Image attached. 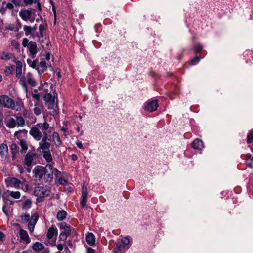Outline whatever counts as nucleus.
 Wrapping results in <instances>:
<instances>
[{
	"label": "nucleus",
	"mask_w": 253,
	"mask_h": 253,
	"mask_svg": "<svg viewBox=\"0 0 253 253\" xmlns=\"http://www.w3.org/2000/svg\"><path fill=\"white\" fill-rule=\"evenodd\" d=\"M66 215V212L64 210H61L58 212L56 217L58 220H63L65 218Z\"/></svg>",
	"instance_id": "nucleus-28"
},
{
	"label": "nucleus",
	"mask_w": 253,
	"mask_h": 253,
	"mask_svg": "<svg viewBox=\"0 0 253 253\" xmlns=\"http://www.w3.org/2000/svg\"><path fill=\"white\" fill-rule=\"evenodd\" d=\"M82 199L81 200L80 204L82 207H85L86 206V202L87 200V188L86 186L83 185L82 186Z\"/></svg>",
	"instance_id": "nucleus-11"
},
{
	"label": "nucleus",
	"mask_w": 253,
	"mask_h": 253,
	"mask_svg": "<svg viewBox=\"0 0 253 253\" xmlns=\"http://www.w3.org/2000/svg\"><path fill=\"white\" fill-rule=\"evenodd\" d=\"M44 246V245L38 242L35 243L33 245V249L35 251H42Z\"/></svg>",
	"instance_id": "nucleus-29"
},
{
	"label": "nucleus",
	"mask_w": 253,
	"mask_h": 253,
	"mask_svg": "<svg viewBox=\"0 0 253 253\" xmlns=\"http://www.w3.org/2000/svg\"><path fill=\"white\" fill-rule=\"evenodd\" d=\"M45 30V25L44 24H40L39 26V33L38 36L39 37H43V31Z\"/></svg>",
	"instance_id": "nucleus-34"
},
{
	"label": "nucleus",
	"mask_w": 253,
	"mask_h": 253,
	"mask_svg": "<svg viewBox=\"0 0 253 253\" xmlns=\"http://www.w3.org/2000/svg\"><path fill=\"white\" fill-rule=\"evenodd\" d=\"M86 241L89 245H94L95 242L94 235L92 233H88L86 236Z\"/></svg>",
	"instance_id": "nucleus-22"
},
{
	"label": "nucleus",
	"mask_w": 253,
	"mask_h": 253,
	"mask_svg": "<svg viewBox=\"0 0 253 253\" xmlns=\"http://www.w3.org/2000/svg\"><path fill=\"white\" fill-rule=\"evenodd\" d=\"M42 154L43 158L45 159L46 162L49 163H52L51 164H54V163L52 162L53 159L50 150L42 152Z\"/></svg>",
	"instance_id": "nucleus-21"
},
{
	"label": "nucleus",
	"mask_w": 253,
	"mask_h": 253,
	"mask_svg": "<svg viewBox=\"0 0 253 253\" xmlns=\"http://www.w3.org/2000/svg\"><path fill=\"white\" fill-rule=\"evenodd\" d=\"M52 127L49 124L44 121L43 123H37L32 126L30 131L29 134L36 141H40L42 137H48V135L51 132Z\"/></svg>",
	"instance_id": "nucleus-2"
},
{
	"label": "nucleus",
	"mask_w": 253,
	"mask_h": 253,
	"mask_svg": "<svg viewBox=\"0 0 253 253\" xmlns=\"http://www.w3.org/2000/svg\"><path fill=\"white\" fill-rule=\"evenodd\" d=\"M0 154L3 159H5L8 154V149L7 145L1 144L0 145Z\"/></svg>",
	"instance_id": "nucleus-17"
},
{
	"label": "nucleus",
	"mask_w": 253,
	"mask_h": 253,
	"mask_svg": "<svg viewBox=\"0 0 253 253\" xmlns=\"http://www.w3.org/2000/svg\"><path fill=\"white\" fill-rule=\"evenodd\" d=\"M71 234V232H69V231H63L62 232L59 237V240L65 241L67 238L70 236Z\"/></svg>",
	"instance_id": "nucleus-27"
},
{
	"label": "nucleus",
	"mask_w": 253,
	"mask_h": 253,
	"mask_svg": "<svg viewBox=\"0 0 253 253\" xmlns=\"http://www.w3.org/2000/svg\"><path fill=\"white\" fill-rule=\"evenodd\" d=\"M34 105L35 107L33 111L35 114L36 115H40L44 108L43 105L40 104L39 102H35Z\"/></svg>",
	"instance_id": "nucleus-23"
},
{
	"label": "nucleus",
	"mask_w": 253,
	"mask_h": 253,
	"mask_svg": "<svg viewBox=\"0 0 253 253\" xmlns=\"http://www.w3.org/2000/svg\"><path fill=\"white\" fill-rule=\"evenodd\" d=\"M15 63L16 64V77L18 78H20L22 76V63L19 60H16Z\"/></svg>",
	"instance_id": "nucleus-19"
},
{
	"label": "nucleus",
	"mask_w": 253,
	"mask_h": 253,
	"mask_svg": "<svg viewBox=\"0 0 253 253\" xmlns=\"http://www.w3.org/2000/svg\"><path fill=\"white\" fill-rule=\"evenodd\" d=\"M55 233L57 234V228L54 225H52L48 230L47 237L49 239H51Z\"/></svg>",
	"instance_id": "nucleus-24"
},
{
	"label": "nucleus",
	"mask_w": 253,
	"mask_h": 253,
	"mask_svg": "<svg viewBox=\"0 0 253 253\" xmlns=\"http://www.w3.org/2000/svg\"><path fill=\"white\" fill-rule=\"evenodd\" d=\"M26 180L22 178L20 180L15 177H8L5 179V182L7 187H14L16 189H22Z\"/></svg>",
	"instance_id": "nucleus-6"
},
{
	"label": "nucleus",
	"mask_w": 253,
	"mask_h": 253,
	"mask_svg": "<svg viewBox=\"0 0 253 253\" xmlns=\"http://www.w3.org/2000/svg\"><path fill=\"white\" fill-rule=\"evenodd\" d=\"M86 253H95V250L90 247L86 248Z\"/></svg>",
	"instance_id": "nucleus-50"
},
{
	"label": "nucleus",
	"mask_w": 253,
	"mask_h": 253,
	"mask_svg": "<svg viewBox=\"0 0 253 253\" xmlns=\"http://www.w3.org/2000/svg\"><path fill=\"white\" fill-rule=\"evenodd\" d=\"M144 106L146 111L152 112L156 110L159 105L157 100H154L146 102Z\"/></svg>",
	"instance_id": "nucleus-10"
},
{
	"label": "nucleus",
	"mask_w": 253,
	"mask_h": 253,
	"mask_svg": "<svg viewBox=\"0 0 253 253\" xmlns=\"http://www.w3.org/2000/svg\"><path fill=\"white\" fill-rule=\"evenodd\" d=\"M32 204V201L30 199H26L23 205V208L25 209H29Z\"/></svg>",
	"instance_id": "nucleus-36"
},
{
	"label": "nucleus",
	"mask_w": 253,
	"mask_h": 253,
	"mask_svg": "<svg viewBox=\"0 0 253 253\" xmlns=\"http://www.w3.org/2000/svg\"><path fill=\"white\" fill-rule=\"evenodd\" d=\"M26 79L27 82L29 85L32 86H35L36 85L35 81L33 79L32 74L28 72L26 74Z\"/></svg>",
	"instance_id": "nucleus-25"
},
{
	"label": "nucleus",
	"mask_w": 253,
	"mask_h": 253,
	"mask_svg": "<svg viewBox=\"0 0 253 253\" xmlns=\"http://www.w3.org/2000/svg\"><path fill=\"white\" fill-rule=\"evenodd\" d=\"M247 142L248 143H251L253 142V131H250L247 136Z\"/></svg>",
	"instance_id": "nucleus-41"
},
{
	"label": "nucleus",
	"mask_w": 253,
	"mask_h": 253,
	"mask_svg": "<svg viewBox=\"0 0 253 253\" xmlns=\"http://www.w3.org/2000/svg\"><path fill=\"white\" fill-rule=\"evenodd\" d=\"M29 51L32 59H34L37 53V46L36 42L31 41L28 46Z\"/></svg>",
	"instance_id": "nucleus-12"
},
{
	"label": "nucleus",
	"mask_w": 253,
	"mask_h": 253,
	"mask_svg": "<svg viewBox=\"0 0 253 253\" xmlns=\"http://www.w3.org/2000/svg\"><path fill=\"white\" fill-rule=\"evenodd\" d=\"M78 157L76 154H73L71 155V159L72 160L75 161L77 160Z\"/></svg>",
	"instance_id": "nucleus-57"
},
{
	"label": "nucleus",
	"mask_w": 253,
	"mask_h": 253,
	"mask_svg": "<svg viewBox=\"0 0 253 253\" xmlns=\"http://www.w3.org/2000/svg\"><path fill=\"white\" fill-rule=\"evenodd\" d=\"M5 123L9 128H14L17 125L16 120L10 116H7L5 119Z\"/></svg>",
	"instance_id": "nucleus-13"
},
{
	"label": "nucleus",
	"mask_w": 253,
	"mask_h": 253,
	"mask_svg": "<svg viewBox=\"0 0 253 253\" xmlns=\"http://www.w3.org/2000/svg\"><path fill=\"white\" fill-rule=\"evenodd\" d=\"M0 104L3 107L11 109L17 111H21L23 107V103L15 102L8 96L3 95L0 96Z\"/></svg>",
	"instance_id": "nucleus-3"
},
{
	"label": "nucleus",
	"mask_w": 253,
	"mask_h": 253,
	"mask_svg": "<svg viewBox=\"0 0 253 253\" xmlns=\"http://www.w3.org/2000/svg\"><path fill=\"white\" fill-rule=\"evenodd\" d=\"M6 8H7L8 9H9L10 10H12L14 8V5H13L12 3H8L6 4Z\"/></svg>",
	"instance_id": "nucleus-51"
},
{
	"label": "nucleus",
	"mask_w": 253,
	"mask_h": 253,
	"mask_svg": "<svg viewBox=\"0 0 253 253\" xmlns=\"http://www.w3.org/2000/svg\"><path fill=\"white\" fill-rule=\"evenodd\" d=\"M44 91L45 92V94L43 97V99L45 101V103L54 98V97H53L50 93H48L47 89H44Z\"/></svg>",
	"instance_id": "nucleus-30"
},
{
	"label": "nucleus",
	"mask_w": 253,
	"mask_h": 253,
	"mask_svg": "<svg viewBox=\"0 0 253 253\" xmlns=\"http://www.w3.org/2000/svg\"><path fill=\"white\" fill-rule=\"evenodd\" d=\"M50 193L49 189L46 186H38L34 189V194L39 198L46 197Z\"/></svg>",
	"instance_id": "nucleus-8"
},
{
	"label": "nucleus",
	"mask_w": 253,
	"mask_h": 253,
	"mask_svg": "<svg viewBox=\"0 0 253 253\" xmlns=\"http://www.w3.org/2000/svg\"><path fill=\"white\" fill-rule=\"evenodd\" d=\"M27 62L29 65L30 66L32 67L33 68H35L36 63L34 61H32L30 59H27Z\"/></svg>",
	"instance_id": "nucleus-45"
},
{
	"label": "nucleus",
	"mask_w": 253,
	"mask_h": 253,
	"mask_svg": "<svg viewBox=\"0 0 253 253\" xmlns=\"http://www.w3.org/2000/svg\"><path fill=\"white\" fill-rule=\"evenodd\" d=\"M21 217L23 221H29L28 229L30 233H32L34 231L35 226L39 219L38 214L35 213L31 217L29 214H25L21 215Z\"/></svg>",
	"instance_id": "nucleus-5"
},
{
	"label": "nucleus",
	"mask_w": 253,
	"mask_h": 253,
	"mask_svg": "<svg viewBox=\"0 0 253 253\" xmlns=\"http://www.w3.org/2000/svg\"><path fill=\"white\" fill-rule=\"evenodd\" d=\"M45 106L48 109H52L53 113H56L58 109L57 102H55V98L45 103Z\"/></svg>",
	"instance_id": "nucleus-14"
},
{
	"label": "nucleus",
	"mask_w": 253,
	"mask_h": 253,
	"mask_svg": "<svg viewBox=\"0 0 253 253\" xmlns=\"http://www.w3.org/2000/svg\"><path fill=\"white\" fill-rule=\"evenodd\" d=\"M5 238V236L3 234V233L1 231H0V241H3Z\"/></svg>",
	"instance_id": "nucleus-54"
},
{
	"label": "nucleus",
	"mask_w": 253,
	"mask_h": 253,
	"mask_svg": "<svg viewBox=\"0 0 253 253\" xmlns=\"http://www.w3.org/2000/svg\"><path fill=\"white\" fill-rule=\"evenodd\" d=\"M23 115L25 117H29V116H30L31 114L28 113L27 111H25L23 113Z\"/></svg>",
	"instance_id": "nucleus-61"
},
{
	"label": "nucleus",
	"mask_w": 253,
	"mask_h": 253,
	"mask_svg": "<svg viewBox=\"0 0 253 253\" xmlns=\"http://www.w3.org/2000/svg\"><path fill=\"white\" fill-rule=\"evenodd\" d=\"M246 157L247 158V160H250L251 158H253H253L251 157V155H249V154H247V155H246Z\"/></svg>",
	"instance_id": "nucleus-62"
},
{
	"label": "nucleus",
	"mask_w": 253,
	"mask_h": 253,
	"mask_svg": "<svg viewBox=\"0 0 253 253\" xmlns=\"http://www.w3.org/2000/svg\"><path fill=\"white\" fill-rule=\"evenodd\" d=\"M27 131L25 129H23L22 130L17 131L15 132L14 136L18 137V134L20 133H23L24 134H26L27 133Z\"/></svg>",
	"instance_id": "nucleus-49"
},
{
	"label": "nucleus",
	"mask_w": 253,
	"mask_h": 253,
	"mask_svg": "<svg viewBox=\"0 0 253 253\" xmlns=\"http://www.w3.org/2000/svg\"><path fill=\"white\" fill-rule=\"evenodd\" d=\"M20 237L21 240L26 244H28L30 242V239L28 236V233L26 231L23 229L20 230Z\"/></svg>",
	"instance_id": "nucleus-15"
},
{
	"label": "nucleus",
	"mask_w": 253,
	"mask_h": 253,
	"mask_svg": "<svg viewBox=\"0 0 253 253\" xmlns=\"http://www.w3.org/2000/svg\"><path fill=\"white\" fill-rule=\"evenodd\" d=\"M252 161H253V158H251L250 160H246V162L247 163V165L249 167H252Z\"/></svg>",
	"instance_id": "nucleus-55"
},
{
	"label": "nucleus",
	"mask_w": 253,
	"mask_h": 253,
	"mask_svg": "<svg viewBox=\"0 0 253 253\" xmlns=\"http://www.w3.org/2000/svg\"><path fill=\"white\" fill-rule=\"evenodd\" d=\"M67 243H68V245H69V246H70L71 247H72V245H72V241H70V240H68V241H67Z\"/></svg>",
	"instance_id": "nucleus-63"
},
{
	"label": "nucleus",
	"mask_w": 253,
	"mask_h": 253,
	"mask_svg": "<svg viewBox=\"0 0 253 253\" xmlns=\"http://www.w3.org/2000/svg\"><path fill=\"white\" fill-rule=\"evenodd\" d=\"M54 163L48 164L45 167L42 166H36L33 170L34 177L39 179H42L43 176L44 179L48 182H51L54 175L58 177L61 175V172L57 168L53 167Z\"/></svg>",
	"instance_id": "nucleus-1"
},
{
	"label": "nucleus",
	"mask_w": 253,
	"mask_h": 253,
	"mask_svg": "<svg viewBox=\"0 0 253 253\" xmlns=\"http://www.w3.org/2000/svg\"><path fill=\"white\" fill-rule=\"evenodd\" d=\"M59 226L60 229H64V231H69V232H71V227L67 225L65 222H61L59 224Z\"/></svg>",
	"instance_id": "nucleus-31"
},
{
	"label": "nucleus",
	"mask_w": 253,
	"mask_h": 253,
	"mask_svg": "<svg viewBox=\"0 0 253 253\" xmlns=\"http://www.w3.org/2000/svg\"><path fill=\"white\" fill-rule=\"evenodd\" d=\"M10 195L15 199H19L21 196V194L19 191H11L10 192Z\"/></svg>",
	"instance_id": "nucleus-37"
},
{
	"label": "nucleus",
	"mask_w": 253,
	"mask_h": 253,
	"mask_svg": "<svg viewBox=\"0 0 253 253\" xmlns=\"http://www.w3.org/2000/svg\"><path fill=\"white\" fill-rule=\"evenodd\" d=\"M3 212H4V213L6 215H8V211L7 210V207L6 206H4L3 207Z\"/></svg>",
	"instance_id": "nucleus-58"
},
{
	"label": "nucleus",
	"mask_w": 253,
	"mask_h": 253,
	"mask_svg": "<svg viewBox=\"0 0 253 253\" xmlns=\"http://www.w3.org/2000/svg\"><path fill=\"white\" fill-rule=\"evenodd\" d=\"M23 30L25 31V35L28 36L31 33L32 31V28L30 26L25 25L23 27Z\"/></svg>",
	"instance_id": "nucleus-38"
},
{
	"label": "nucleus",
	"mask_w": 253,
	"mask_h": 253,
	"mask_svg": "<svg viewBox=\"0 0 253 253\" xmlns=\"http://www.w3.org/2000/svg\"><path fill=\"white\" fill-rule=\"evenodd\" d=\"M57 248L59 251H61L63 250L64 247L62 244H59L57 245Z\"/></svg>",
	"instance_id": "nucleus-56"
},
{
	"label": "nucleus",
	"mask_w": 253,
	"mask_h": 253,
	"mask_svg": "<svg viewBox=\"0 0 253 253\" xmlns=\"http://www.w3.org/2000/svg\"><path fill=\"white\" fill-rule=\"evenodd\" d=\"M29 42V40L27 38H24L22 41V45L24 47L28 46Z\"/></svg>",
	"instance_id": "nucleus-48"
},
{
	"label": "nucleus",
	"mask_w": 253,
	"mask_h": 253,
	"mask_svg": "<svg viewBox=\"0 0 253 253\" xmlns=\"http://www.w3.org/2000/svg\"><path fill=\"white\" fill-rule=\"evenodd\" d=\"M20 145L23 150H27L28 147L26 141L24 140H20Z\"/></svg>",
	"instance_id": "nucleus-39"
},
{
	"label": "nucleus",
	"mask_w": 253,
	"mask_h": 253,
	"mask_svg": "<svg viewBox=\"0 0 253 253\" xmlns=\"http://www.w3.org/2000/svg\"><path fill=\"white\" fill-rule=\"evenodd\" d=\"M17 125L20 126H24L25 125L24 119L21 116H16Z\"/></svg>",
	"instance_id": "nucleus-32"
},
{
	"label": "nucleus",
	"mask_w": 253,
	"mask_h": 253,
	"mask_svg": "<svg viewBox=\"0 0 253 253\" xmlns=\"http://www.w3.org/2000/svg\"><path fill=\"white\" fill-rule=\"evenodd\" d=\"M24 1L26 5L31 4L33 3L32 0H24Z\"/></svg>",
	"instance_id": "nucleus-59"
},
{
	"label": "nucleus",
	"mask_w": 253,
	"mask_h": 253,
	"mask_svg": "<svg viewBox=\"0 0 253 253\" xmlns=\"http://www.w3.org/2000/svg\"><path fill=\"white\" fill-rule=\"evenodd\" d=\"M6 29L9 30L13 31H18V29L17 27H15L13 25H8L5 27Z\"/></svg>",
	"instance_id": "nucleus-46"
},
{
	"label": "nucleus",
	"mask_w": 253,
	"mask_h": 253,
	"mask_svg": "<svg viewBox=\"0 0 253 253\" xmlns=\"http://www.w3.org/2000/svg\"><path fill=\"white\" fill-rule=\"evenodd\" d=\"M200 60V58H199L198 57H195V58L192 59L191 61H190L189 62L190 65H194L196 63L199 62Z\"/></svg>",
	"instance_id": "nucleus-42"
},
{
	"label": "nucleus",
	"mask_w": 253,
	"mask_h": 253,
	"mask_svg": "<svg viewBox=\"0 0 253 253\" xmlns=\"http://www.w3.org/2000/svg\"><path fill=\"white\" fill-rule=\"evenodd\" d=\"M76 144L77 146V147L78 148H79L80 149H83V144H82V143L81 142H80L79 141H77L76 142Z\"/></svg>",
	"instance_id": "nucleus-52"
},
{
	"label": "nucleus",
	"mask_w": 253,
	"mask_h": 253,
	"mask_svg": "<svg viewBox=\"0 0 253 253\" xmlns=\"http://www.w3.org/2000/svg\"><path fill=\"white\" fill-rule=\"evenodd\" d=\"M40 141L38 150L42 153L50 150L51 143L49 142V139L48 137H42Z\"/></svg>",
	"instance_id": "nucleus-9"
},
{
	"label": "nucleus",
	"mask_w": 253,
	"mask_h": 253,
	"mask_svg": "<svg viewBox=\"0 0 253 253\" xmlns=\"http://www.w3.org/2000/svg\"><path fill=\"white\" fill-rule=\"evenodd\" d=\"M11 2L13 5H15L16 6H19L21 4V0H10Z\"/></svg>",
	"instance_id": "nucleus-47"
},
{
	"label": "nucleus",
	"mask_w": 253,
	"mask_h": 253,
	"mask_svg": "<svg viewBox=\"0 0 253 253\" xmlns=\"http://www.w3.org/2000/svg\"><path fill=\"white\" fill-rule=\"evenodd\" d=\"M202 49V46L200 44H196L194 46L195 52H199Z\"/></svg>",
	"instance_id": "nucleus-44"
},
{
	"label": "nucleus",
	"mask_w": 253,
	"mask_h": 253,
	"mask_svg": "<svg viewBox=\"0 0 253 253\" xmlns=\"http://www.w3.org/2000/svg\"><path fill=\"white\" fill-rule=\"evenodd\" d=\"M19 15L23 20L29 21L30 23L34 22L36 17L35 13L32 10L29 9H21Z\"/></svg>",
	"instance_id": "nucleus-7"
},
{
	"label": "nucleus",
	"mask_w": 253,
	"mask_h": 253,
	"mask_svg": "<svg viewBox=\"0 0 253 253\" xmlns=\"http://www.w3.org/2000/svg\"><path fill=\"white\" fill-rule=\"evenodd\" d=\"M37 6H38V9L39 10H41V7L40 3L39 2H38V3H37Z\"/></svg>",
	"instance_id": "nucleus-64"
},
{
	"label": "nucleus",
	"mask_w": 253,
	"mask_h": 253,
	"mask_svg": "<svg viewBox=\"0 0 253 253\" xmlns=\"http://www.w3.org/2000/svg\"><path fill=\"white\" fill-rule=\"evenodd\" d=\"M19 84H20L22 86V87L23 88H24L25 89L26 91H27L26 82L23 78L20 79V80H19Z\"/></svg>",
	"instance_id": "nucleus-43"
},
{
	"label": "nucleus",
	"mask_w": 253,
	"mask_h": 253,
	"mask_svg": "<svg viewBox=\"0 0 253 253\" xmlns=\"http://www.w3.org/2000/svg\"><path fill=\"white\" fill-rule=\"evenodd\" d=\"M52 139L56 146L59 147L62 144L60 135L57 132L55 131L52 133Z\"/></svg>",
	"instance_id": "nucleus-20"
},
{
	"label": "nucleus",
	"mask_w": 253,
	"mask_h": 253,
	"mask_svg": "<svg viewBox=\"0 0 253 253\" xmlns=\"http://www.w3.org/2000/svg\"><path fill=\"white\" fill-rule=\"evenodd\" d=\"M40 65L41 67L46 68V63L45 61H41L40 62Z\"/></svg>",
	"instance_id": "nucleus-53"
},
{
	"label": "nucleus",
	"mask_w": 253,
	"mask_h": 253,
	"mask_svg": "<svg viewBox=\"0 0 253 253\" xmlns=\"http://www.w3.org/2000/svg\"><path fill=\"white\" fill-rule=\"evenodd\" d=\"M35 155L36 154L35 153H28L27 154L24 159L25 164L27 166H31L33 162L34 157Z\"/></svg>",
	"instance_id": "nucleus-16"
},
{
	"label": "nucleus",
	"mask_w": 253,
	"mask_h": 253,
	"mask_svg": "<svg viewBox=\"0 0 253 253\" xmlns=\"http://www.w3.org/2000/svg\"><path fill=\"white\" fill-rule=\"evenodd\" d=\"M41 94L38 93L37 89L32 90L30 92L32 98L36 100V102H39Z\"/></svg>",
	"instance_id": "nucleus-26"
},
{
	"label": "nucleus",
	"mask_w": 253,
	"mask_h": 253,
	"mask_svg": "<svg viewBox=\"0 0 253 253\" xmlns=\"http://www.w3.org/2000/svg\"><path fill=\"white\" fill-rule=\"evenodd\" d=\"M56 178H58V183L60 184H61V185H65L67 184V181L66 180H65L64 179V178L62 177L61 176V175L58 177H56Z\"/></svg>",
	"instance_id": "nucleus-40"
},
{
	"label": "nucleus",
	"mask_w": 253,
	"mask_h": 253,
	"mask_svg": "<svg viewBox=\"0 0 253 253\" xmlns=\"http://www.w3.org/2000/svg\"><path fill=\"white\" fill-rule=\"evenodd\" d=\"M192 146L194 149L201 150L204 148L203 142L199 139H196L192 142Z\"/></svg>",
	"instance_id": "nucleus-18"
},
{
	"label": "nucleus",
	"mask_w": 253,
	"mask_h": 253,
	"mask_svg": "<svg viewBox=\"0 0 253 253\" xmlns=\"http://www.w3.org/2000/svg\"><path fill=\"white\" fill-rule=\"evenodd\" d=\"M61 130L65 133L67 132V128L66 127V126H63L61 128Z\"/></svg>",
	"instance_id": "nucleus-60"
},
{
	"label": "nucleus",
	"mask_w": 253,
	"mask_h": 253,
	"mask_svg": "<svg viewBox=\"0 0 253 253\" xmlns=\"http://www.w3.org/2000/svg\"><path fill=\"white\" fill-rule=\"evenodd\" d=\"M10 43L11 45L16 49H19L20 48V44L17 41H16L15 39H11L10 40Z\"/></svg>",
	"instance_id": "nucleus-35"
},
{
	"label": "nucleus",
	"mask_w": 253,
	"mask_h": 253,
	"mask_svg": "<svg viewBox=\"0 0 253 253\" xmlns=\"http://www.w3.org/2000/svg\"><path fill=\"white\" fill-rule=\"evenodd\" d=\"M0 58L5 60H9L11 58V54L6 52H2L0 55Z\"/></svg>",
	"instance_id": "nucleus-33"
},
{
	"label": "nucleus",
	"mask_w": 253,
	"mask_h": 253,
	"mask_svg": "<svg viewBox=\"0 0 253 253\" xmlns=\"http://www.w3.org/2000/svg\"><path fill=\"white\" fill-rule=\"evenodd\" d=\"M116 249L113 251V253H124L130 247V241L127 237H124L116 243Z\"/></svg>",
	"instance_id": "nucleus-4"
}]
</instances>
